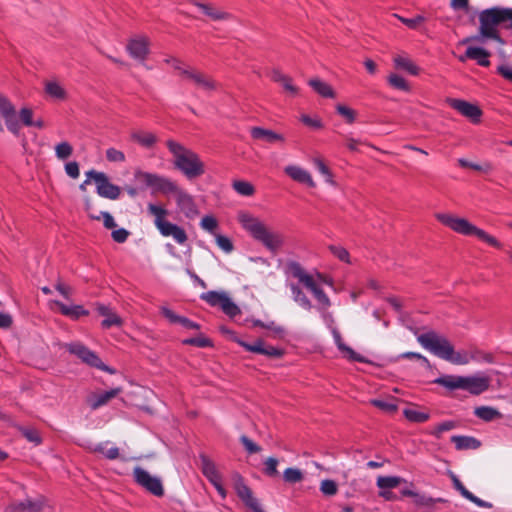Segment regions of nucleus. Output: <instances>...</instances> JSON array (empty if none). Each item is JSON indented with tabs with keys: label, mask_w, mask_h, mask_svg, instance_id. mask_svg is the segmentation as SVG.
<instances>
[{
	"label": "nucleus",
	"mask_w": 512,
	"mask_h": 512,
	"mask_svg": "<svg viewBox=\"0 0 512 512\" xmlns=\"http://www.w3.org/2000/svg\"><path fill=\"white\" fill-rule=\"evenodd\" d=\"M512 28V9L502 7H492L482 10L479 13V29L476 35L463 39V44L479 43L484 44L488 40H494L503 45L499 28Z\"/></svg>",
	"instance_id": "1"
},
{
	"label": "nucleus",
	"mask_w": 512,
	"mask_h": 512,
	"mask_svg": "<svg viewBox=\"0 0 512 512\" xmlns=\"http://www.w3.org/2000/svg\"><path fill=\"white\" fill-rule=\"evenodd\" d=\"M242 228L257 242L261 243L270 253L277 254L285 244L282 232L272 230L259 217L248 212H240L237 217Z\"/></svg>",
	"instance_id": "2"
},
{
	"label": "nucleus",
	"mask_w": 512,
	"mask_h": 512,
	"mask_svg": "<svg viewBox=\"0 0 512 512\" xmlns=\"http://www.w3.org/2000/svg\"><path fill=\"white\" fill-rule=\"evenodd\" d=\"M417 341L424 349L433 355L451 362L452 364L466 365L471 362L470 351L456 352L451 342L445 336L435 331H428L418 335Z\"/></svg>",
	"instance_id": "3"
},
{
	"label": "nucleus",
	"mask_w": 512,
	"mask_h": 512,
	"mask_svg": "<svg viewBox=\"0 0 512 512\" xmlns=\"http://www.w3.org/2000/svg\"><path fill=\"white\" fill-rule=\"evenodd\" d=\"M166 145L173 156L174 167L188 180L198 178L205 173V165L197 153L174 140H168Z\"/></svg>",
	"instance_id": "4"
},
{
	"label": "nucleus",
	"mask_w": 512,
	"mask_h": 512,
	"mask_svg": "<svg viewBox=\"0 0 512 512\" xmlns=\"http://www.w3.org/2000/svg\"><path fill=\"white\" fill-rule=\"evenodd\" d=\"M436 218L439 222H441L443 225L449 227L453 231L465 235V236H476L480 240L486 242L487 244L500 248L501 244L499 241L486 233L484 230L474 226L471 224L468 220L464 218L455 217L451 214L446 213H438L436 214Z\"/></svg>",
	"instance_id": "5"
},
{
	"label": "nucleus",
	"mask_w": 512,
	"mask_h": 512,
	"mask_svg": "<svg viewBox=\"0 0 512 512\" xmlns=\"http://www.w3.org/2000/svg\"><path fill=\"white\" fill-rule=\"evenodd\" d=\"M147 211L151 216L154 217V225L163 237H172L173 240L179 245L186 243L188 240L186 231L177 224L166 220L168 211L164 207L149 203L147 206Z\"/></svg>",
	"instance_id": "6"
},
{
	"label": "nucleus",
	"mask_w": 512,
	"mask_h": 512,
	"mask_svg": "<svg viewBox=\"0 0 512 512\" xmlns=\"http://www.w3.org/2000/svg\"><path fill=\"white\" fill-rule=\"evenodd\" d=\"M134 177L136 181L142 183L145 187L151 188L153 193L170 195L174 190H176L177 184L174 181L156 173L136 170Z\"/></svg>",
	"instance_id": "7"
},
{
	"label": "nucleus",
	"mask_w": 512,
	"mask_h": 512,
	"mask_svg": "<svg viewBox=\"0 0 512 512\" xmlns=\"http://www.w3.org/2000/svg\"><path fill=\"white\" fill-rule=\"evenodd\" d=\"M64 348L72 355H75L79 358L83 363L97 368L101 371L108 372L113 374L115 371L105 365L102 360L98 357V355L90 350L87 346L83 345L80 342H71L64 344Z\"/></svg>",
	"instance_id": "8"
},
{
	"label": "nucleus",
	"mask_w": 512,
	"mask_h": 512,
	"mask_svg": "<svg viewBox=\"0 0 512 512\" xmlns=\"http://www.w3.org/2000/svg\"><path fill=\"white\" fill-rule=\"evenodd\" d=\"M200 299L205 301L211 307H220L221 310L230 318H234L241 313L240 308L232 301L225 291L211 290L200 295Z\"/></svg>",
	"instance_id": "9"
},
{
	"label": "nucleus",
	"mask_w": 512,
	"mask_h": 512,
	"mask_svg": "<svg viewBox=\"0 0 512 512\" xmlns=\"http://www.w3.org/2000/svg\"><path fill=\"white\" fill-rule=\"evenodd\" d=\"M86 176L95 182L96 191L99 196L111 200L119 198L121 193L120 187L112 184L104 172L90 170L86 172Z\"/></svg>",
	"instance_id": "10"
},
{
	"label": "nucleus",
	"mask_w": 512,
	"mask_h": 512,
	"mask_svg": "<svg viewBox=\"0 0 512 512\" xmlns=\"http://www.w3.org/2000/svg\"><path fill=\"white\" fill-rule=\"evenodd\" d=\"M133 477L135 482L154 496L161 497L164 495V488L159 477L152 476L148 471L140 466L133 469Z\"/></svg>",
	"instance_id": "11"
},
{
	"label": "nucleus",
	"mask_w": 512,
	"mask_h": 512,
	"mask_svg": "<svg viewBox=\"0 0 512 512\" xmlns=\"http://www.w3.org/2000/svg\"><path fill=\"white\" fill-rule=\"evenodd\" d=\"M126 51L132 59L144 64L150 53L149 38L144 35L130 38L126 44Z\"/></svg>",
	"instance_id": "12"
},
{
	"label": "nucleus",
	"mask_w": 512,
	"mask_h": 512,
	"mask_svg": "<svg viewBox=\"0 0 512 512\" xmlns=\"http://www.w3.org/2000/svg\"><path fill=\"white\" fill-rule=\"evenodd\" d=\"M491 384V378L483 372L462 376V390L471 395H480L486 392Z\"/></svg>",
	"instance_id": "13"
},
{
	"label": "nucleus",
	"mask_w": 512,
	"mask_h": 512,
	"mask_svg": "<svg viewBox=\"0 0 512 512\" xmlns=\"http://www.w3.org/2000/svg\"><path fill=\"white\" fill-rule=\"evenodd\" d=\"M234 489L237 496L253 512H264L257 498L253 496L252 490L246 485L241 475L233 476Z\"/></svg>",
	"instance_id": "14"
},
{
	"label": "nucleus",
	"mask_w": 512,
	"mask_h": 512,
	"mask_svg": "<svg viewBox=\"0 0 512 512\" xmlns=\"http://www.w3.org/2000/svg\"><path fill=\"white\" fill-rule=\"evenodd\" d=\"M0 113L5 120L7 129L15 136L20 134V122L17 118L16 110L11 101L0 94Z\"/></svg>",
	"instance_id": "15"
},
{
	"label": "nucleus",
	"mask_w": 512,
	"mask_h": 512,
	"mask_svg": "<svg viewBox=\"0 0 512 512\" xmlns=\"http://www.w3.org/2000/svg\"><path fill=\"white\" fill-rule=\"evenodd\" d=\"M172 194L175 197L178 208L187 218H194L198 214L193 197L184 189L177 185L176 190H174Z\"/></svg>",
	"instance_id": "16"
},
{
	"label": "nucleus",
	"mask_w": 512,
	"mask_h": 512,
	"mask_svg": "<svg viewBox=\"0 0 512 512\" xmlns=\"http://www.w3.org/2000/svg\"><path fill=\"white\" fill-rule=\"evenodd\" d=\"M447 103L450 105V107L457 110L462 116L470 119L471 122H480L482 111L477 105L454 98H448Z\"/></svg>",
	"instance_id": "17"
},
{
	"label": "nucleus",
	"mask_w": 512,
	"mask_h": 512,
	"mask_svg": "<svg viewBox=\"0 0 512 512\" xmlns=\"http://www.w3.org/2000/svg\"><path fill=\"white\" fill-rule=\"evenodd\" d=\"M490 52L482 47L470 45L467 47L465 53L458 57L460 62H465L468 59L474 60L482 67H488Z\"/></svg>",
	"instance_id": "18"
},
{
	"label": "nucleus",
	"mask_w": 512,
	"mask_h": 512,
	"mask_svg": "<svg viewBox=\"0 0 512 512\" xmlns=\"http://www.w3.org/2000/svg\"><path fill=\"white\" fill-rule=\"evenodd\" d=\"M182 77L191 80L198 88L204 91H212L216 88V84L211 78L190 68L183 70Z\"/></svg>",
	"instance_id": "19"
},
{
	"label": "nucleus",
	"mask_w": 512,
	"mask_h": 512,
	"mask_svg": "<svg viewBox=\"0 0 512 512\" xmlns=\"http://www.w3.org/2000/svg\"><path fill=\"white\" fill-rule=\"evenodd\" d=\"M45 501L42 497L35 500L26 499L24 501L12 503L6 508L5 512H41Z\"/></svg>",
	"instance_id": "20"
},
{
	"label": "nucleus",
	"mask_w": 512,
	"mask_h": 512,
	"mask_svg": "<svg viewBox=\"0 0 512 512\" xmlns=\"http://www.w3.org/2000/svg\"><path fill=\"white\" fill-rule=\"evenodd\" d=\"M284 172L294 181L306 184L310 188L316 187L311 174L306 169L297 165H288L284 168Z\"/></svg>",
	"instance_id": "21"
},
{
	"label": "nucleus",
	"mask_w": 512,
	"mask_h": 512,
	"mask_svg": "<svg viewBox=\"0 0 512 512\" xmlns=\"http://www.w3.org/2000/svg\"><path fill=\"white\" fill-rule=\"evenodd\" d=\"M250 134L254 140L264 141L269 144L285 141L283 135L276 133L273 130L265 129L262 127H252L250 129Z\"/></svg>",
	"instance_id": "22"
},
{
	"label": "nucleus",
	"mask_w": 512,
	"mask_h": 512,
	"mask_svg": "<svg viewBox=\"0 0 512 512\" xmlns=\"http://www.w3.org/2000/svg\"><path fill=\"white\" fill-rule=\"evenodd\" d=\"M452 482L454 488L467 500L471 501L475 505L481 508H492V503L484 501L480 499L479 497L475 496L473 493H471L458 479V477L454 474H452Z\"/></svg>",
	"instance_id": "23"
},
{
	"label": "nucleus",
	"mask_w": 512,
	"mask_h": 512,
	"mask_svg": "<svg viewBox=\"0 0 512 512\" xmlns=\"http://www.w3.org/2000/svg\"><path fill=\"white\" fill-rule=\"evenodd\" d=\"M98 313L104 317L101 326L104 329H109L113 326L120 327L123 323L120 316H118L109 306L98 303L96 306Z\"/></svg>",
	"instance_id": "24"
},
{
	"label": "nucleus",
	"mask_w": 512,
	"mask_h": 512,
	"mask_svg": "<svg viewBox=\"0 0 512 512\" xmlns=\"http://www.w3.org/2000/svg\"><path fill=\"white\" fill-rule=\"evenodd\" d=\"M190 2L195 7L200 9L203 12V14H205L211 20L219 21V20H227V19L231 18V14H229L225 11L219 10L211 4L203 3L198 0H190Z\"/></svg>",
	"instance_id": "25"
},
{
	"label": "nucleus",
	"mask_w": 512,
	"mask_h": 512,
	"mask_svg": "<svg viewBox=\"0 0 512 512\" xmlns=\"http://www.w3.org/2000/svg\"><path fill=\"white\" fill-rule=\"evenodd\" d=\"M286 273L299 280L305 287L311 285L313 276L308 274L305 269L296 261H289L286 265Z\"/></svg>",
	"instance_id": "26"
},
{
	"label": "nucleus",
	"mask_w": 512,
	"mask_h": 512,
	"mask_svg": "<svg viewBox=\"0 0 512 512\" xmlns=\"http://www.w3.org/2000/svg\"><path fill=\"white\" fill-rule=\"evenodd\" d=\"M332 335L334 343L336 344L337 348L344 354L346 358L356 362H365L364 357L356 353L352 348H350L343 342L341 334L336 328L332 329Z\"/></svg>",
	"instance_id": "27"
},
{
	"label": "nucleus",
	"mask_w": 512,
	"mask_h": 512,
	"mask_svg": "<svg viewBox=\"0 0 512 512\" xmlns=\"http://www.w3.org/2000/svg\"><path fill=\"white\" fill-rule=\"evenodd\" d=\"M54 304L59 308L60 312L69 317L72 320H78L82 316H87L89 314L88 310H86L81 305H66L60 301H54Z\"/></svg>",
	"instance_id": "28"
},
{
	"label": "nucleus",
	"mask_w": 512,
	"mask_h": 512,
	"mask_svg": "<svg viewBox=\"0 0 512 512\" xmlns=\"http://www.w3.org/2000/svg\"><path fill=\"white\" fill-rule=\"evenodd\" d=\"M306 288L309 291H311V293L317 300L319 311H326L331 306L329 297L323 291V289L316 283L315 279L311 282V285H308Z\"/></svg>",
	"instance_id": "29"
},
{
	"label": "nucleus",
	"mask_w": 512,
	"mask_h": 512,
	"mask_svg": "<svg viewBox=\"0 0 512 512\" xmlns=\"http://www.w3.org/2000/svg\"><path fill=\"white\" fill-rule=\"evenodd\" d=\"M200 464L203 475L209 480L210 483L221 478L215 463L206 455H200Z\"/></svg>",
	"instance_id": "30"
},
{
	"label": "nucleus",
	"mask_w": 512,
	"mask_h": 512,
	"mask_svg": "<svg viewBox=\"0 0 512 512\" xmlns=\"http://www.w3.org/2000/svg\"><path fill=\"white\" fill-rule=\"evenodd\" d=\"M289 288L294 302H296L303 309L310 311L313 307L312 303L306 294L302 291V289L294 283H290Z\"/></svg>",
	"instance_id": "31"
},
{
	"label": "nucleus",
	"mask_w": 512,
	"mask_h": 512,
	"mask_svg": "<svg viewBox=\"0 0 512 512\" xmlns=\"http://www.w3.org/2000/svg\"><path fill=\"white\" fill-rule=\"evenodd\" d=\"M45 93L52 99L64 100L67 96L65 89L55 80L45 82Z\"/></svg>",
	"instance_id": "32"
},
{
	"label": "nucleus",
	"mask_w": 512,
	"mask_h": 512,
	"mask_svg": "<svg viewBox=\"0 0 512 512\" xmlns=\"http://www.w3.org/2000/svg\"><path fill=\"white\" fill-rule=\"evenodd\" d=\"M434 383L441 385L449 390H462V376L459 375H443L436 378Z\"/></svg>",
	"instance_id": "33"
},
{
	"label": "nucleus",
	"mask_w": 512,
	"mask_h": 512,
	"mask_svg": "<svg viewBox=\"0 0 512 512\" xmlns=\"http://www.w3.org/2000/svg\"><path fill=\"white\" fill-rule=\"evenodd\" d=\"M309 85L313 88V90L318 93L320 96L325 98H334L335 92L333 88L326 82L315 78L309 81Z\"/></svg>",
	"instance_id": "34"
},
{
	"label": "nucleus",
	"mask_w": 512,
	"mask_h": 512,
	"mask_svg": "<svg viewBox=\"0 0 512 512\" xmlns=\"http://www.w3.org/2000/svg\"><path fill=\"white\" fill-rule=\"evenodd\" d=\"M451 441L455 444L457 450L477 449L480 442L470 436H452Z\"/></svg>",
	"instance_id": "35"
},
{
	"label": "nucleus",
	"mask_w": 512,
	"mask_h": 512,
	"mask_svg": "<svg viewBox=\"0 0 512 512\" xmlns=\"http://www.w3.org/2000/svg\"><path fill=\"white\" fill-rule=\"evenodd\" d=\"M474 414L475 416L486 422L493 421L494 419L502 417V414L497 409L490 406L476 407L474 410Z\"/></svg>",
	"instance_id": "36"
},
{
	"label": "nucleus",
	"mask_w": 512,
	"mask_h": 512,
	"mask_svg": "<svg viewBox=\"0 0 512 512\" xmlns=\"http://www.w3.org/2000/svg\"><path fill=\"white\" fill-rule=\"evenodd\" d=\"M131 138L145 148H151L157 142L155 134L145 131L133 132Z\"/></svg>",
	"instance_id": "37"
},
{
	"label": "nucleus",
	"mask_w": 512,
	"mask_h": 512,
	"mask_svg": "<svg viewBox=\"0 0 512 512\" xmlns=\"http://www.w3.org/2000/svg\"><path fill=\"white\" fill-rule=\"evenodd\" d=\"M394 64L396 68L405 70L411 75L419 74L418 66L408 57L398 55L394 58Z\"/></svg>",
	"instance_id": "38"
},
{
	"label": "nucleus",
	"mask_w": 512,
	"mask_h": 512,
	"mask_svg": "<svg viewBox=\"0 0 512 512\" xmlns=\"http://www.w3.org/2000/svg\"><path fill=\"white\" fill-rule=\"evenodd\" d=\"M109 444V441L99 443L94 446L93 451L103 454L109 460H115L120 456L119 448L116 446L107 448Z\"/></svg>",
	"instance_id": "39"
},
{
	"label": "nucleus",
	"mask_w": 512,
	"mask_h": 512,
	"mask_svg": "<svg viewBox=\"0 0 512 512\" xmlns=\"http://www.w3.org/2000/svg\"><path fill=\"white\" fill-rule=\"evenodd\" d=\"M402 482H405V480L398 476H380L377 479V486L382 490L392 489Z\"/></svg>",
	"instance_id": "40"
},
{
	"label": "nucleus",
	"mask_w": 512,
	"mask_h": 512,
	"mask_svg": "<svg viewBox=\"0 0 512 512\" xmlns=\"http://www.w3.org/2000/svg\"><path fill=\"white\" fill-rule=\"evenodd\" d=\"M121 392L120 388H114L109 391H105L101 394H99L96 399L91 404V407L93 409H97L100 406L105 405L110 399L116 397Z\"/></svg>",
	"instance_id": "41"
},
{
	"label": "nucleus",
	"mask_w": 512,
	"mask_h": 512,
	"mask_svg": "<svg viewBox=\"0 0 512 512\" xmlns=\"http://www.w3.org/2000/svg\"><path fill=\"white\" fill-rule=\"evenodd\" d=\"M314 167L318 170V172L324 177L325 182L334 186L336 183L333 180V174L330 169L326 166L324 161L321 158L313 159Z\"/></svg>",
	"instance_id": "42"
},
{
	"label": "nucleus",
	"mask_w": 512,
	"mask_h": 512,
	"mask_svg": "<svg viewBox=\"0 0 512 512\" xmlns=\"http://www.w3.org/2000/svg\"><path fill=\"white\" fill-rule=\"evenodd\" d=\"M458 164L462 168H471L475 171H480L483 173H489L492 170V165L488 162H485L483 164H477V163L471 162L465 158H459Z\"/></svg>",
	"instance_id": "43"
},
{
	"label": "nucleus",
	"mask_w": 512,
	"mask_h": 512,
	"mask_svg": "<svg viewBox=\"0 0 512 512\" xmlns=\"http://www.w3.org/2000/svg\"><path fill=\"white\" fill-rule=\"evenodd\" d=\"M471 362L476 363H494L495 359L493 354L485 352L480 349H473L470 351Z\"/></svg>",
	"instance_id": "44"
},
{
	"label": "nucleus",
	"mask_w": 512,
	"mask_h": 512,
	"mask_svg": "<svg viewBox=\"0 0 512 512\" xmlns=\"http://www.w3.org/2000/svg\"><path fill=\"white\" fill-rule=\"evenodd\" d=\"M233 189L242 196H252L255 192L254 186L243 180H236L232 183Z\"/></svg>",
	"instance_id": "45"
},
{
	"label": "nucleus",
	"mask_w": 512,
	"mask_h": 512,
	"mask_svg": "<svg viewBox=\"0 0 512 512\" xmlns=\"http://www.w3.org/2000/svg\"><path fill=\"white\" fill-rule=\"evenodd\" d=\"M72 153H73V147L67 141L60 142L55 146V156L59 160H66L67 158H69L72 155Z\"/></svg>",
	"instance_id": "46"
},
{
	"label": "nucleus",
	"mask_w": 512,
	"mask_h": 512,
	"mask_svg": "<svg viewBox=\"0 0 512 512\" xmlns=\"http://www.w3.org/2000/svg\"><path fill=\"white\" fill-rule=\"evenodd\" d=\"M404 416L411 422L423 423L429 419V414L415 409H405Z\"/></svg>",
	"instance_id": "47"
},
{
	"label": "nucleus",
	"mask_w": 512,
	"mask_h": 512,
	"mask_svg": "<svg viewBox=\"0 0 512 512\" xmlns=\"http://www.w3.org/2000/svg\"><path fill=\"white\" fill-rule=\"evenodd\" d=\"M303 473L298 468H287L283 472V479L285 482L295 484L303 480Z\"/></svg>",
	"instance_id": "48"
},
{
	"label": "nucleus",
	"mask_w": 512,
	"mask_h": 512,
	"mask_svg": "<svg viewBox=\"0 0 512 512\" xmlns=\"http://www.w3.org/2000/svg\"><path fill=\"white\" fill-rule=\"evenodd\" d=\"M235 341L243 347L246 351L262 354L264 352L265 344L262 340L258 339L254 343L250 344L241 339H235Z\"/></svg>",
	"instance_id": "49"
},
{
	"label": "nucleus",
	"mask_w": 512,
	"mask_h": 512,
	"mask_svg": "<svg viewBox=\"0 0 512 512\" xmlns=\"http://www.w3.org/2000/svg\"><path fill=\"white\" fill-rule=\"evenodd\" d=\"M456 427V423L454 421H444L438 425H436L433 430H431L430 434L433 435L435 438L440 439L442 436V433L446 431H450Z\"/></svg>",
	"instance_id": "50"
},
{
	"label": "nucleus",
	"mask_w": 512,
	"mask_h": 512,
	"mask_svg": "<svg viewBox=\"0 0 512 512\" xmlns=\"http://www.w3.org/2000/svg\"><path fill=\"white\" fill-rule=\"evenodd\" d=\"M413 499H414L415 504L420 505V506H432L433 504H435L437 502H446V500L443 498L434 499L425 494H420L417 492L414 494Z\"/></svg>",
	"instance_id": "51"
},
{
	"label": "nucleus",
	"mask_w": 512,
	"mask_h": 512,
	"mask_svg": "<svg viewBox=\"0 0 512 512\" xmlns=\"http://www.w3.org/2000/svg\"><path fill=\"white\" fill-rule=\"evenodd\" d=\"M22 435L31 443L39 445L42 442V438L39 432L31 427H23L20 429Z\"/></svg>",
	"instance_id": "52"
},
{
	"label": "nucleus",
	"mask_w": 512,
	"mask_h": 512,
	"mask_svg": "<svg viewBox=\"0 0 512 512\" xmlns=\"http://www.w3.org/2000/svg\"><path fill=\"white\" fill-rule=\"evenodd\" d=\"M336 111L349 124H352L355 121V119H356V111L351 109L348 106H345V105H342V104H338L336 106Z\"/></svg>",
	"instance_id": "53"
},
{
	"label": "nucleus",
	"mask_w": 512,
	"mask_h": 512,
	"mask_svg": "<svg viewBox=\"0 0 512 512\" xmlns=\"http://www.w3.org/2000/svg\"><path fill=\"white\" fill-rule=\"evenodd\" d=\"M90 217L92 219H95V220L102 219L103 220V225L107 229H114L116 227L115 220H114L113 216L109 212L101 211L99 213V215L91 214Z\"/></svg>",
	"instance_id": "54"
},
{
	"label": "nucleus",
	"mask_w": 512,
	"mask_h": 512,
	"mask_svg": "<svg viewBox=\"0 0 512 512\" xmlns=\"http://www.w3.org/2000/svg\"><path fill=\"white\" fill-rule=\"evenodd\" d=\"M388 82L389 84L396 88V89H399V90H402V91H408L409 90V85L407 84L406 80L400 76V75H397V74H391L389 77H388Z\"/></svg>",
	"instance_id": "55"
},
{
	"label": "nucleus",
	"mask_w": 512,
	"mask_h": 512,
	"mask_svg": "<svg viewBox=\"0 0 512 512\" xmlns=\"http://www.w3.org/2000/svg\"><path fill=\"white\" fill-rule=\"evenodd\" d=\"M320 491L326 496H334L338 491V486L335 481L325 479L320 484Z\"/></svg>",
	"instance_id": "56"
},
{
	"label": "nucleus",
	"mask_w": 512,
	"mask_h": 512,
	"mask_svg": "<svg viewBox=\"0 0 512 512\" xmlns=\"http://www.w3.org/2000/svg\"><path fill=\"white\" fill-rule=\"evenodd\" d=\"M214 236L215 241L221 250H223L225 253H231L233 251V243L228 237L221 234H215Z\"/></svg>",
	"instance_id": "57"
},
{
	"label": "nucleus",
	"mask_w": 512,
	"mask_h": 512,
	"mask_svg": "<svg viewBox=\"0 0 512 512\" xmlns=\"http://www.w3.org/2000/svg\"><path fill=\"white\" fill-rule=\"evenodd\" d=\"M200 226L202 229L206 230L207 232L215 235V229L218 226L217 220L213 216H205L202 218L200 222Z\"/></svg>",
	"instance_id": "58"
},
{
	"label": "nucleus",
	"mask_w": 512,
	"mask_h": 512,
	"mask_svg": "<svg viewBox=\"0 0 512 512\" xmlns=\"http://www.w3.org/2000/svg\"><path fill=\"white\" fill-rule=\"evenodd\" d=\"M329 249L332 252V254L335 257H337L340 261H343L345 263L350 262L349 252L344 247L331 245Z\"/></svg>",
	"instance_id": "59"
},
{
	"label": "nucleus",
	"mask_w": 512,
	"mask_h": 512,
	"mask_svg": "<svg viewBox=\"0 0 512 512\" xmlns=\"http://www.w3.org/2000/svg\"><path fill=\"white\" fill-rule=\"evenodd\" d=\"M371 404L383 411L390 413L395 412L397 410V405L391 401L374 399L371 401Z\"/></svg>",
	"instance_id": "60"
},
{
	"label": "nucleus",
	"mask_w": 512,
	"mask_h": 512,
	"mask_svg": "<svg viewBox=\"0 0 512 512\" xmlns=\"http://www.w3.org/2000/svg\"><path fill=\"white\" fill-rule=\"evenodd\" d=\"M265 468H264V473L267 475V476H276L278 474V471H277V465H278V460L274 457H269L266 461H265Z\"/></svg>",
	"instance_id": "61"
},
{
	"label": "nucleus",
	"mask_w": 512,
	"mask_h": 512,
	"mask_svg": "<svg viewBox=\"0 0 512 512\" xmlns=\"http://www.w3.org/2000/svg\"><path fill=\"white\" fill-rule=\"evenodd\" d=\"M240 442L243 444L249 454L258 453L261 451V447L245 435L240 437Z\"/></svg>",
	"instance_id": "62"
},
{
	"label": "nucleus",
	"mask_w": 512,
	"mask_h": 512,
	"mask_svg": "<svg viewBox=\"0 0 512 512\" xmlns=\"http://www.w3.org/2000/svg\"><path fill=\"white\" fill-rule=\"evenodd\" d=\"M396 16L404 25H406L407 27H409L411 29H416L424 21V17L421 15H418L413 18H405V17L398 16V15H396Z\"/></svg>",
	"instance_id": "63"
},
{
	"label": "nucleus",
	"mask_w": 512,
	"mask_h": 512,
	"mask_svg": "<svg viewBox=\"0 0 512 512\" xmlns=\"http://www.w3.org/2000/svg\"><path fill=\"white\" fill-rule=\"evenodd\" d=\"M106 158L110 162H124L125 161L124 153L115 148H109L106 150Z\"/></svg>",
	"instance_id": "64"
}]
</instances>
